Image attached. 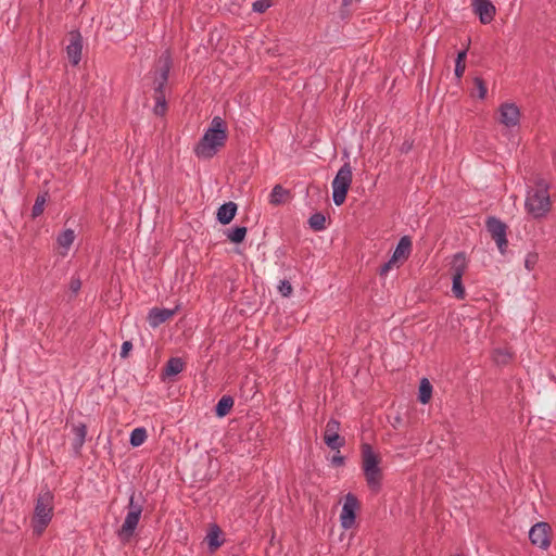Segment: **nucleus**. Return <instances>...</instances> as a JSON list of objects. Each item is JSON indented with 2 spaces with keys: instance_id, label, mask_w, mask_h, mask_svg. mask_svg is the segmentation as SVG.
Here are the masks:
<instances>
[{
  "instance_id": "nucleus-1",
  "label": "nucleus",
  "mask_w": 556,
  "mask_h": 556,
  "mask_svg": "<svg viewBox=\"0 0 556 556\" xmlns=\"http://www.w3.org/2000/svg\"><path fill=\"white\" fill-rule=\"evenodd\" d=\"M227 140V126L219 116L213 117L210 127L204 131L201 140L194 148L199 159H211L224 147Z\"/></svg>"
},
{
  "instance_id": "nucleus-2",
  "label": "nucleus",
  "mask_w": 556,
  "mask_h": 556,
  "mask_svg": "<svg viewBox=\"0 0 556 556\" xmlns=\"http://www.w3.org/2000/svg\"><path fill=\"white\" fill-rule=\"evenodd\" d=\"M552 201L548 185L543 179L528 186L525 199V210L534 219L544 218L551 211Z\"/></svg>"
},
{
  "instance_id": "nucleus-3",
  "label": "nucleus",
  "mask_w": 556,
  "mask_h": 556,
  "mask_svg": "<svg viewBox=\"0 0 556 556\" xmlns=\"http://www.w3.org/2000/svg\"><path fill=\"white\" fill-rule=\"evenodd\" d=\"M54 498L50 491L41 492L36 501L31 529L36 535H41L52 520Z\"/></svg>"
},
{
  "instance_id": "nucleus-4",
  "label": "nucleus",
  "mask_w": 556,
  "mask_h": 556,
  "mask_svg": "<svg viewBox=\"0 0 556 556\" xmlns=\"http://www.w3.org/2000/svg\"><path fill=\"white\" fill-rule=\"evenodd\" d=\"M363 471L367 485L375 492L380 490L382 471L379 467V457L367 443L362 445Z\"/></svg>"
},
{
  "instance_id": "nucleus-5",
  "label": "nucleus",
  "mask_w": 556,
  "mask_h": 556,
  "mask_svg": "<svg viewBox=\"0 0 556 556\" xmlns=\"http://www.w3.org/2000/svg\"><path fill=\"white\" fill-rule=\"evenodd\" d=\"M496 121L507 132L516 131L521 124L519 105L511 100L503 101L496 110Z\"/></svg>"
},
{
  "instance_id": "nucleus-6",
  "label": "nucleus",
  "mask_w": 556,
  "mask_h": 556,
  "mask_svg": "<svg viewBox=\"0 0 556 556\" xmlns=\"http://www.w3.org/2000/svg\"><path fill=\"white\" fill-rule=\"evenodd\" d=\"M353 178L352 167L349 162L344 163L334 176L332 187V200L336 205H342L346 199L348 191Z\"/></svg>"
},
{
  "instance_id": "nucleus-7",
  "label": "nucleus",
  "mask_w": 556,
  "mask_h": 556,
  "mask_svg": "<svg viewBox=\"0 0 556 556\" xmlns=\"http://www.w3.org/2000/svg\"><path fill=\"white\" fill-rule=\"evenodd\" d=\"M141 514L142 504L140 502H137L135 495L131 494L129 497L128 513L125 517L123 526L118 531V536L122 541H128L132 536L139 523Z\"/></svg>"
},
{
  "instance_id": "nucleus-8",
  "label": "nucleus",
  "mask_w": 556,
  "mask_h": 556,
  "mask_svg": "<svg viewBox=\"0 0 556 556\" xmlns=\"http://www.w3.org/2000/svg\"><path fill=\"white\" fill-rule=\"evenodd\" d=\"M358 507L357 498L351 493L346 494L340 514V523L343 529L348 530L354 526Z\"/></svg>"
},
{
  "instance_id": "nucleus-9",
  "label": "nucleus",
  "mask_w": 556,
  "mask_h": 556,
  "mask_svg": "<svg viewBox=\"0 0 556 556\" xmlns=\"http://www.w3.org/2000/svg\"><path fill=\"white\" fill-rule=\"evenodd\" d=\"M551 527L546 522H538L531 527L529 539L534 546L546 549L551 544Z\"/></svg>"
},
{
  "instance_id": "nucleus-10",
  "label": "nucleus",
  "mask_w": 556,
  "mask_h": 556,
  "mask_svg": "<svg viewBox=\"0 0 556 556\" xmlns=\"http://www.w3.org/2000/svg\"><path fill=\"white\" fill-rule=\"evenodd\" d=\"M486 228L495 240L498 250L504 254L507 248L506 225L495 217H489Z\"/></svg>"
},
{
  "instance_id": "nucleus-11",
  "label": "nucleus",
  "mask_w": 556,
  "mask_h": 556,
  "mask_svg": "<svg viewBox=\"0 0 556 556\" xmlns=\"http://www.w3.org/2000/svg\"><path fill=\"white\" fill-rule=\"evenodd\" d=\"M471 8L482 24H490L495 17L496 8L490 0H471Z\"/></svg>"
},
{
  "instance_id": "nucleus-12",
  "label": "nucleus",
  "mask_w": 556,
  "mask_h": 556,
  "mask_svg": "<svg viewBox=\"0 0 556 556\" xmlns=\"http://www.w3.org/2000/svg\"><path fill=\"white\" fill-rule=\"evenodd\" d=\"M340 424L334 419H330L325 429L324 440L331 450H339L343 445V440L339 435Z\"/></svg>"
},
{
  "instance_id": "nucleus-13",
  "label": "nucleus",
  "mask_w": 556,
  "mask_h": 556,
  "mask_svg": "<svg viewBox=\"0 0 556 556\" xmlns=\"http://www.w3.org/2000/svg\"><path fill=\"white\" fill-rule=\"evenodd\" d=\"M178 309L179 306H176L174 308H151L147 317L150 327L157 328L160 325L170 319L177 313Z\"/></svg>"
},
{
  "instance_id": "nucleus-14",
  "label": "nucleus",
  "mask_w": 556,
  "mask_h": 556,
  "mask_svg": "<svg viewBox=\"0 0 556 556\" xmlns=\"http://www.w3.org/2000/svg\"><path fill=\"white\" fill-rule=\"evenodd\" d=\"M170 68V61L168 55H164L159 61V67L154 74V89L155 92H163V88L167 81L168 73Z\"/></svg>"
},
{
  "instance_id": "nucleus-15",
  "label": "nucleus",
  "mask_w": 556,
  "mask_h": 556,
  "mask_svg": "<svg viewBox=\"0 0 556 556\" xmlns=\"http://www.w3.org/2000/svg\"><path fill=\"white\" fill-rule=\"evenodd\" d=\"M76 239V233L73 229H65L56 237V243L60 249V254L65 256Z\"/></svg>"
},
{
  "instance_id": "nucleus-16",
  "label": "nucleus",
  "mask_w": 556,
  "mask_h": 556,
  "mask_svg": "<svg viewBox=\"0 0 556 556\" xmlns=\"http://www.w3.org/2000/svg\"><path fill=\"white\" fill-rule=\"evenodd\" d=\"M237 204L233 202H227L220 205L216 213L217 220L223 225H228L237 214Z\"/></svg>"
},
{
  "instance_id": "nucleus-17",
  "label": "nucleus",
  "mask_w": 556,
  "mask_h": 556,
  "mask_svg": "<svg viewBox=\"0 0 556 556\" xmlns=\"http://www.w3.org/2000/svg\"><path fill=\"white\" fill-rule=\"evenodd\" d=\"M81 38L79 35L72 37L71 42L66 47V53L73 65H77L81 56Z\"/></svg>"
},
{
  "instance_id": "nucleus-18",
  "label": "nucleus",
  "mask_w": 556,
  "mask_h": 556,
  "mask_svg": "<svg viewBox=\"0 0 556 556\" xmlns=\"http://www.w3.org/2000/svg\"><path fill=\"white\" fill-rule=\"evenodd\" d=\"M205 541L207 542L211 552H215L223 545L224 539L222 538V531L217 525H212L210 527Z\"/></svg>"
},
{
  "instance_id": "nucleus-19",
  "label": "nucleus",
  "mask_w": 556,
  "mask_h": 556,
  "mask_svg": "<svg viewBox=\"0 0 556 556\" xmlns=\"http://www.w3.org/2000/svg\"><path fill=\"white\" fill-rule=\"evenodd\" d=\"M412 248V241L408 237H402L393 252L392 258L395 262H402L407 258Z\"/></svg>"
},
{
  "instance_id": "nucleus-20",
  "label": "nucleus",
  "mask_w": 556,
  "mask_h": 556,
  "mask_svg": "<svg viewBox=\"0 0 556 556\" xmlns=\"http://www.w3.org/2000/svg\"><path fill=\"white\" fill-rule=\"evenodd\" d=\"M468 267V261L464 253H456L451 262L452 276L463 277Z\"/></svg>"
},
{
  "instance_id": "nucleus-21",
  "label": "nucleus",
  "mask_w": 556,
  "mask_h": 556,
  "mask_svg": "<svg viewBox=\"0 0 556 556\" xmlns=\"http://www.w3.org/2000/svg\"><path fill=\"white\" fill-rule=\"evenodd\" d=\"M248 229L244 226H237L225 231L226 238L232 243H241L244 241Z\"/></svg>"
},
{
  "instance_id": "nucleus-22",
  "label": "nucleus",
  "mask_w": 556,
  "mask_h": 556,
  "mask_svg": "<svg viewBox=\"0 0 556 556\" xmlns=\"http://www.w3.org/2000/svg\"><path fill=\"white\" fill-rule=\"evenodd\" d=\"M431 395H432V386H431V383L429 382L428 379L424 378L420 381L419 392H418V400L422 404H427L430 401Z\"/></svg>"
},
{
  "instance_id": "nucleus-23",
  "label": "nucleus",
  "mask_w": 556,
  "mask_h": 556,
  "mask_svg": "<svg viewBox=\"0 0 556 556\" xmlns=\"http://www.w3.org/2000/svg\"><path fill=\"white\" fill-rule=\"evenodd\" d=\"M147 437V430L144 428H135L130 433L129 443L134 447H138L144 443Z\"/></svg>"
},
{
  "instance_id": "nucleus-24",
  "label": "nucleus",
  "mask_w": 556,
  "mask_h": 556,
  "mask_svg": "<svg viewBox=\"0 0 556 556\" xmlns=\"http://www.w3.org/2000/svg\"><path fill=\"white\" fill-rule=\"evenodd\" d=\"M184 362L179 357H173L167 362L165 374L167 376H175L182 371L184 369Z\"/></svg>"
},
{
  "instance_id": "nucleus-25",
  "label": "nucleus",
  "mask_w": 556,
  "mask_h": 556,
  "mask_svg": "<svg viewBox=\"0 0 556 556\" xmlns=\"http://www.w3.org/2000/svg\"><path fill=\"white\" fill-rule=\"evenodd\" d=\"M287 195L288 191L280 185H276L269 194V202L274 205H279L283 202Z\"/></svg>"
},
{
  "instance_id": "nucleus-26",
  "label": "nucleus",
  "mask_w": 556,
  "mask_h": 556,
  "mask_svg": "<svg viewBox=\"0 0 556 556\" xmlns=\"http://www.w3.org/2000/svg\"><path fill=\"white\" fill-rule=\"evenodd\" d=\"M74 433H75V439H74L73 445H74V448L76 451H78L84 445V442L86 439V434H87L86 426L83 424L75 426Z\"/></svg>"
},
{
  "instance_id": "nucleus-27",
  "label": "nucleus",
  "mask_w": 556,
  "mask_h": 556,
  "mask_svg": "<svg viewBox=\"0 0 556 556\" xmlns=\"http://www.w3.org/2000/svg\"><path fill=\"white\" fill-rule=\"evenodd\" d=\"M233 405V400L230 396L222 397L216 405V415L223 417L229 413Z\"/></svg>"
},
{
  "instance_id": "nucleus-28",
  "label": "nucleus",
  "mask_w": 556,
  "mask_h": 556,
  "mask_svg": "<svg viewBox=\"0 0 556 556\" xmlns=\"http://www.w3.org/2000/svg\"><path fill=\"white\" fill-rule=\"evenodd\" d=\"M308 224L314 230L320 231L326 227V218L321 213H315L309 217Z\"/></svg>"
},
{
  "instance_id": "nucleus-29",
  "label": "nucleus",
  "mask_w": 556,
  "mask_h": 556,
  "mask_svg": "<svg viewBox=\"0 0 556 556\" xmlns=\"http://www.w3.org/2000/svg\"><path fill=\"white\" fill-rule=\"evenodd\" d=\"M462 278L463 277L452 276V292L455 298L460 300L465 298V288L463 286Z\"/></svg>"
},
{
  "instance_id": "nucleus-30",
  "label": "nucleus",
  "mask_w": 556,
  "mask_h": 556,
  "mask_svg": "<svg viewBox=\"0 0 556 556\" xmlns=\"http://www.w3.org/2000/svg\"><path fill=\"white\" fill-rule=\"evenodd\" d=\"M466 55H467V51L463 50V51L458 52L456 61H455V76L458 79L464 75V72L466 68V65H465Z\"/></svg>"
},
{
  "instance_id": "nucleus-31",
  "label": "nucleus",
  "mask_w": 556,
  "mask_h": 556,
  "mask_svg": "<svg viewBox=\"0 0 556 556\" xmlns=\"http://www.w3.org/2000/svg\"><path fill=\"white\" fill-rule=\"evenodd\" d=\"M155 105H154V113L156 115H163L166 110V100L163 92H155Z\"/></svg>"
},
{
  "instance_id": "nucleus-32",
  "label": "nucleus",
  "mask_w": 556,
  "mask_h": 556,
  "mask_svg": "<svg viewBox=\"0 0 556 556\" xmlns=\"http://www.w3.org/2000/svg\"><path fill=\"white\" fill-rule=\"evenodd\" d=\"M473 85L476 87L477 97L481 100L485 99L488 89L482 78L475 77L473 78Z\"/></svg>"
},
{
  "instance_id": "nucleus-33",
  "label": "nucleus",
  "mask_w": 556,
  "mask_h": 556,
  "mask_svg": "<svg viewBox=\"0 0 556 556\" xmlns=\"http://www.w3.org/2000/svg\"><path fill=\"white\" fill-rule=\"evenodd\" d=\"M539 261V255L534 252H530L525 257V267L528 271L534 269Z\"/></svg>"
},
{
  "instance_id": "nucleus-34",
  "label": "nucleus",
  "mask_w": 556,
  "mask_h": 556,
  "mask_svg": "<svg viewBox=\"0 0 556 556\" xmlns=\"http://www.w3.org/2000/svg\"><path fill=\"white\" fill-rule=\"evenodd\" d=\"M45 203H46V198L45 197H38L36 199L35 204L33 206V211H31L34 217H37V216L42 214L43 207H45Z\"/></svg>"
},
{
  "instance_id": "nucleus-35",
  "label": "nucleus",
  "mask_w": 556,
  "mask_h": 556,
  "mask_svg": "<svg viewBox=\"0 0 556 556\" xmlns=\"http://www.w3.org/2000/svg\"><path fill=\"white\" fill-rule=\"evenodd\" d=\"M271 5L270 0H256L253 2L252 8L254 12L263 13Z\"/></svg>"
},
{
  "instance_id": "nucleus-36",
  "label": "nucleus",
  "mask_w": 556,
  "mask_h": 556,
  "mask_svg": "<svg viewBox=\"0 0 556 556\" xmlns=\"http://www.w3.org/2000/svg\"><path fill=\"white\" fill-rule=\"evenodd\" d=\"M278 289H279V292L283 295V296H289L292 292V286L289 281L287 280H282L280 281L279 286H278Z\"/></svg>"
},
{
  "instance_id": "nucleus-37",
  "label": "nucleus",
  "mask_w": 556,
  "mask_h": 556,
  "mask_svg": "<svg viewBox=\"0 0 556 556\" xmlns=\"http://www.w3.org/2000/svg\"><path fill=\"white\" fill-rule=\"evenodd\" d=\"M509 357H510V354L504 350H497L494 353V361L496 363H506Z\"/></svg>"
},
{
  "instance_id": "nucleus-38",
  "label": "nucleus",
  "mask_w": 556,
  "mask_h": 556,
  "mask_svg": "<svg viewBox=\"0 0 556 556\" xmlns=\"http://www.w3.org/2000/svg\"><path fill=\"white\" fill-rule=\"evenodd\" d=\"M131 349H132L131 342H129V341L123 342L122 348H121V357L126 358Z\"/></svg>"
},
{
  "instance_id": "nucleus-39",
  "label": "nucleus",
  "mask_w": 556,
  "mask_h": 556,
  "mask_svg": "<svg viewBox=\"0 0 556 556\" xmlns=\"http://www.w3.org/2000/svg\"><path fill=\"white\" fill-rule=\"evenodd\" d=\"M397 262L393 261V258L391 257L389 260V262H387L380 269V275H386L389 270H391L394 266H397L396 265Z\"/></svg>"
},
{
  "instance_id": "nucleus-40",
  "label": "nucleus",
  "mask_w": 556,
  "mask_h": 556,
  "mask_svg": "<svg viewBox=\"0 0 556 556\" xmlns=\"http://www.w3.org/2000/svg\"><path fill=\"white\" fill-rule=\"evenodd\" d=\"M331 464L337 467L342 466L344 464L343 456L338 452L336 455L332 456Z\"/></svg>"
},
{
  "instance_id": "nucleus-41",
  "label": "nucleus",
  "mask_w": 556,
  "mask_h": 556,
  "mask_svg": "<svg viewBox=\"0 0 556 556\" xmlns=\"http://www.w3.org/2000/svg\"><path fill=\"white\" fill-rule=\"evenodd\" d=\"M80 280L79 279H73L71 281V289L74 291V292H77L79 289H80Z\"/></svg>"
},
{
  "instance_id": "nucleus-42",
  "label": "nucleus",
  "mask_w": 556,
  "mask_h": 556,
  "mask_svg": "<svg viewBox=\"0 0 556 556\" xmlns=\"http://www.w3.org/2000/svg\"><path fill=\"white\" fill-rule=\"evenodd\" d=\"M356 0H342L343 4L344 5H351L353 2H355Z\"/></svg>"
}]
</instances>
